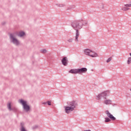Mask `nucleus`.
I'll use <instances>...</instances> for the list:
<instances>
[{"label":"nucleus","instance_id":"1","mask_svg":"<svg viewBox=\"0 0 131 131\" xmlns=\"http://www.w3.org/2000/svg\"><path fill=\"white\" fill-rule=\"evenodd\" d=\"M86 21L83 19L74 20L71 23V27L74 30H75V39H74L75 42H79V40L78 39V38H79V36L80 35L79 30L82 29L83 26H86Z\"/></svg>","mask_w":131,"mask_h":131},{"label":"nucleus","instance_id":"2","mask_svg":"<svg viewBox=\"0 0 131 131\" xmlns=\"http://www.w3.org/2000/svg\"><path fill=\"white\" fill-rule=\"evenodd\" d=\"M67 104L68 105L64 106V110L66 113L68 114L73 112L74 109L78 106V102H76L75 100L68 102Z\"/></svg>","mask_w":131,"mask_h":131},{"label":"nucleus","instance_id":"3","mask_svg":"<svg viewBox=\"0 0 131 131\" xmlns=\"http://www.w3.org/2000/svg\"><path fill=\"white\" fill-rule=\"evenodd\" d=\"M83 52L84 55L86 56H89L92 58H96L98 57V54L96 52L92 50L91 49H85L83 51Z\"/></svg>","mask_w":131,"mask_h":131},{"label":"nucleus","instance_id":"4","mask_svg":"<svg viewBox=\"0 0 131 131\" xmlns=\"http://www.w3.org/2000/svg\"><path fill=\"white\" fill-rule=\"evenodd\" d=\"M87 69L85 68H82L81 69H73L70 70L69 71V73H71L72 74H81L82 73H85L87 71Z\"/></svg>","mask_w":131,"mask_h":131},{"label":"nucleus","instance_id":"5","mask_svg":"<svg viewBox=\"0 0 131 131\" xmlns=\"http://www.w3.org/2000/svg\"><path fill=\"white\" fill-rule=\"evenodd\" d=\"M105 113L108 117L104 118V122L108 123L110 122L111 121L116 120V118L111 115L108 111H106Z\"/></svg>","mask_w":131,"mask_h":131},{"label":"nucleus","instance_id":"6","mask_svg":"<svg viewBox=\"0 0 131 131\" xmlns=\"http://www.w3.org/2000/svg\"><path fill=\"white\" fill-rule=\"evenodd\" d=\"M108 91H104L102 93L99 94L96 98V99L98 100L100 99H107L106 97L108 95Z\"/></svg>","mask_w":131,"mask_h":131},{"label":"nucleus","instance_id":"7","mask_svg":"<svg viewBox=\"0 0 131 131\" xmlns=\"http://www.w3.org/2000/svg\"><path fill=\"white\" fill-rule=\"evenodd\" d=\"M19 102L23 105V108L24 109L25 112H28L29 111V105L27 104V102L23 99L19 100Z\"/></svg>","mask_w":131,"mask_h":131},{"label":"nucleus","instance_id":"8","mask_svg":"<svg viewBox=\"0 0 131 131\" xmlns=\"http://www.w3.org/2000/svg\"><path fill=\"white\" fill-rule=\"evenodd\" d=\"M10 40H11V42L15 44V45H19V41H18V40H17V39H16L15 37V36H14L13 34L10 35Z\"/></svg>","mask_w":131,"mask_h":131},{"label":"nucleus","instance_id":"9","mask_svg":"<svg viewBox=\"0 0 131 131\" xmlns=\"http://www.w3.org/2000/svg\"><path fill=\"white\" fill-rule=\"evenodd\" d=\"M102 103L104 105H111V104H113V101H112L110 99H104Z\"/></svg>","mask_w":131,"mask_h":131},{"label":"nucleus","instance_id":"10","mask_svg":"<svg viewBox=\"0 0 131 131\" xmlns=\"http://www.w3.org/2000/svg\"><path fill=\"white\" fill-rule=\"evenodd\" d=\"M61 62L63 66H67L68 65V58L67 57H63Z\"/></svg>","mask_w":131,"mask_h":131},{"label":"nucleus","instance_id":"11","mask_svg":"<svg viewBox=\"0 0 131 131\" xmlns=\"http://www.w3.org/2000/svg\"><path fill=\"white\" fill-rule=\"evenodd\" d=\"M98 8L100 10H102L104 9V5L103 3H100L98 4Z\"/></svg>","mask_w":131,"mask_h":131},{"label":"nucleus","instance_id":"12","mask_svg":"<svg viewBox=\"0 0 131 131\" xmlns=\"http://www.w3.org/2000/svg\"><path fill=\"white\" fill-rule=\"evenodd\" d=\"M130 7H126V6H123V7L121 8V11H127L130 10L129 8Z\"/></svg>","mask_w":131,"mask_h":131},{"label":"nucleus","instance_id":"13","mask_svg":"<svg viewBox=\"0 0 131 131\" xmlns=\"http://www.w3.org/2000/svg\"><path fill=\"white\" fill-rule=\"evenodd\" d=\"M129 55L131 57V53H129ZM131 63V57H128V60H127V64L128 65L130 64Z\"/></svg>","mask_w":131,"mask_h":131},{"label":"nucleus","instance_id":"14","mask_svg":"<svg viewBox=\"0 0 131 131\" xmlns=\"http://www.w3.org/2000/svg\"><path fill=\"white\" fill-rule=\"evenodd\" d=\"M56 6H57V7H59V8H63V7H65L66 5H64V4H56Z\"/></svg>","mask_w":131,"mask_h":131},{"label":"nucleus","instance_id":"15","mask_svg":"<svg viewBox=\"0 0 131 131\" xmlns=\"http://www.w3.org/2000/svg\"><path fill=\"white\" fill-rule=\"evenodd\" d=\"M24 35H25V33H24V32H19L18 33V36L19 37H23L24 36Z\"/></svg>","mask_w":131,"mask_h":131},{"label":"nucleus","instance_id":"16","mask_svg":"<svg viewBox=\"0 0 131 131\" xmlns=\"http://www.w3.org/2000/svg\"><path fill=\"white\" fill-rule=\"evenodd\" d=\"M20 125L21 126V128L20 129V131H26V129H25V128H24V126H23V125H24V124L21 123L20 124Z\"/></svg>","mask_w":131,"mask_h":131},{"label":"nucleus","instance_id":"17","mask_svg":"<svg viewBox=\"0 0 131 131\" xmlns=\"http://www.w3.org/2000/svg\"><path fill=\"white\" fill-rule=\"evenodd\" d=\"M10 105H11V103L10 102L8 103V104H7V107H8V110H9V111L11 110Z\"/></svg>","mask_w":131,"mask_h":131},{"label":"nucleus","instance_id":"18","mask_svg":"<svg viewBox=\"0 0 131 131\" xmlns=\"http://www.w3.org/2000/svg\"><path fill=\"white\" fill-rule=\"evenodd\" d=\"M124 6L126 7H131V1H130V4H125L124 5Z\"/></svg>","mask_w":131,"mask_h":131},{"label":"nucleus","instance_id":"19","mask_svg":"<svg viewBox=\"0 0 131 131\" xmlns=\"http://www.w3.org/2000/svg\"><path fill=\"white\" fill-rule=\"evenodd\" d=\"M73 41V38H69L68 39V42H72Z\"/></svg>","mask_w":131,"mask_h":131},{"label":"nucleus","instance_id":"20","mask_svg":"<svg viewBox=\"0 0 131 131\" xmlns=\"http://www.w3.org/2000/svg\"><path fill=\"white\" fill-rule=\"evenodd\" d=\"M41 52L42 53H43V54H45V53H46L47 51H46V50H45V49H42V50H41Z\"/></svg>","mask_w":131,"mask_h":131},{"label":"nucleus","instance_id":"21","mask_svg":"<svg viewBox=\"0 0 131 131\" xmlns=\"http://www.w3.org/2000/svg\"><path fill=\"white\" fill-rule=\"evenodd\" d=\"M74 6H70L69 7V9H68V10H72V9H73V8H74Z\"/></svg>","mask_w":131,"mask_h":131},{"label":"nucleus","instance_id":"22","mask_svg":"<svg viewBox=\"0 0 131 131\" xmlns=\"http://www.w3.org/2000/svg\"><path fill=\"white\" fill-rule=\"evenodd\" d=\"M111 61V57H109L108 59H107L106 62L109 63Z\"/></svg>","mask_w":131,"mask_h":131},{"label":"nucleus","instance_id":"23","mask_svg":"<svg viewBox=\"0 0 131 131\" xmlns=\"http://www.w3.org/2000/svg\"><path fill=\"white\" fill-rule=\"evenodd\" d=\"M112 105H113V107H115L116 106H117V104L115 103H112Z\"/></svg>","mask_w":131,"mask_h":131},{"label":"nucleus","instance_id":"24","mask_svg":"<svg viewBox=\"0 0 131 131\" xmlns=\"http://www.w3.org/2000/svg\"><path fill=\"white\" fill-rule=\"evenodd\" d=\"M48 104L50 105V102H48Z\"/></svg>","mask_w":131,"mask_h":131},{"label":"nucleus","instance_id":"25","mask_svg":"<svg viewBox=\"0 0 131 131\" xmlns=\"http://www.w3.org/2000/svg\"><path fill=\"white\" fill-rule=\"evenodd\" d=\"M85 131H91V130H85Z\"/></svg>","mask_w":131,"mask_h":131},{"label":"nucleus","instance_id":"26","mask_svg":"<svg viewBox=\"0 0 131 131\" xmlns=\"http://www.w3.org/2000/svg\"><path fill=\"white\" fill-rule=\"evenodd\" d=\"M51 102H50V106H51Z\"/></svg>","mask_w":131,"mask_h":131},{"label":"nucleus","instance_id":"27","mask_svg":"<svg viewBox=\"0 0 131 131\" xmlns=\"http://www.w3.org/2000/svg\"><path fill=\"white\" fill-rule=\"evenodd\" d=\"M130 91H131V89H130Z\"/></svg>","mask_w":131,"mask_h":131}]
</instances>
